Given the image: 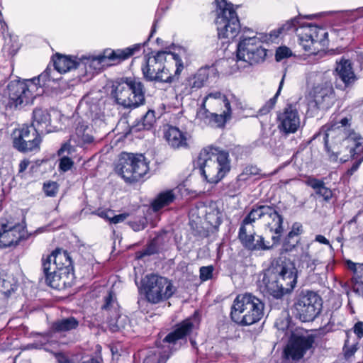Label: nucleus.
<instances>
[{
  "label": "nucleus",
  "mask_w": 363,
  "mask_h": 363,
  "mask_svg": "<svg viewBox=\"0 0 363 363\" xmlns=\"http://www.w3.org/2000/svg\"><path fill=\"white\" fill-rule=\"evenodd\" d=\"M351 121V116H346L338 121H331L322 128V130L325 131V145L328 152H331L330 158L333 161H336L339 156L345 154V150L339 149V144L345 146V150H348V154L340 158L342 163L359 153L357 150L363 143V138L354 131L347 130Z\"/></svg>",
  "instance_id": "f257e3e1"
},
{
  "label": "nucleus",
  "mask_w": 363,
  "mask_h": 363,
  "mask_svg": "<svg viewBox=\"0 0 363 363\" xmlns=\"http://www.w3.org/2000/svg\"><path fill=\"white\" fill-rule=\"evenodd\" d=\"M187 59V50L184 48H179L177 52L160 51L145 57L142 72L148 81L172 83L179 79Z\"/></svg>",
  "instance_id": "f03ea898"
},
{
  "label": "nucleus",
  "mask_w": 363,
  "mask_h": 363,
  "mask_svg": "<svg viewBox=\"0 0 363 363\" xmlns=\"http://www.w3.org/2000/svg\"><path fill=\"white\" fill-rule=\"evenodd\" d=\"M296 282L295 264L289 259H285L259 274L258 286L262 292L279 298L291 291Z\"/></svg>",
  "instance_id": "7ed1b4c3"
},
{
  "label": "nucleus",
  "mask_w": 363,
  "mask_h": 363,
  "mask_svg": "<svg viewBox=\"0 0 363 363\" xmlns=\"http://www.w3.org/2000/svg\"><path fill=\"white\" fill-rule=\"evenodd\" d=\"M142 47V44H135L125 49L116 50L106 49L97 55H83L78 59L77 70L79 74L91 78L95 73L101 71L104 67L110 66L116 62L124 60Z\"/></svg>",
  "instance_id": "20e7f679"
},
{
  "label": "nucleus",
  "mask_w": 363,
  "mask_h": 363,
  "mask_svg": "<svg viewBox=\"0 0 363 363\" xmlns=\"http://www.w3.org/2000/svg\"><path fill=\"white\" fill-rule=\"evenodd\" d=\"M197 164L206 180L216 184L230 171L228 152L213 146L206 147L199 153Z\"/></svg>",
  "instance_id": "39448f33"
},
{
  "label": "nucleus",
  "mask_w": 363,
  "mask_h": 363,
  "mask_svg": "<svg viewBox=\"0 0 363 363\" xmlns=\"http://www.w3.org/2000/svg\"><path fill=\"white\" fill-rule=\"evenodd\" d=\"M264 313V303L255 295L245 293L237 296L231 307L232 320L242 325L259 321Z\"/></svg>",
  "instance_id": "423d86ee"
},
{
  "label": "nucleus",
  "mask_w": 363,
  "mask_h": 363,
  "mask_svg": "<svg viewBox=\"0 0 363 363\" xmlns=\"http://www.w3.org/2000/svg\"><path fill=\"white\" fill-rule=\"evenodd\" d=\"M266 49L262 48V42L255 35L251 29H244L237 50L238 67H245L246 65H254L264 61Z\"/></svg>",
  "instance_id": "0eeeda50"
},
{
  "label": "nucleus",
  "mask_w": 363,
  "mask_h": 363,
  "mask_svg": "<svg viewBox=\"0 0 363 363\" xmlns=\"http://www.w3.org/2000/svg\"><path fill=\"white\" fill-rule=\"evenodd\" d=\"M145 89L140 79L133 77L123 79L115 88L116 102L125 108H135L145 102Z\"/></svg>",
  "instance_id": "6e6552de"
},
{
  "label": "nucleus",
  "mask_w": 363,
  "mask_h": 363,
  "mask_svg": "<svg viewBox=\"0 0 363 363\" xmlns=\"http://www.w3.org/2000/svg\"><path fill=\"white\" fill-rule=\"evenodd\" d=\"M217 17L216 24L218 36L230 42L235 38L240 31V24L232 4L225 0L218 1Z\"/></svg>",
  "instance_id": "1a4fd4ad"
},
{
  "label": "nucleus",
  "mask_w": 363,
  "mask_h": 363,
  "mask_svg": "<svg viewBox=\"0 0 363 363\" xmlns=\"http://www.w3.org/2000/svg\"><path fill=\"white\" fill-rule=\"evenodd\" d=\"M194 328V325L190 319L184 320L177 328L169 333L162 340V352H160V357L155 354L147 357L144 363H165L173 351L181 347L180 340L189 335Z\"/></svg>",
  "instance_id": "9d476101"
},
{
  "label": "nucleus",
  "mask_w": 363,
  "mask_h": 363,
  "mask_svg": "<svg viewBox=\"0 0 363 363\" xmlns=\"http://www.w3.org/2000/svg\"><path fill=\"white\" fill-rule=\"evenodd\" d=\"M257 220H261L262 224L269 228L275 235L272 236L273 244L279 242L283 230V218L274 208L269 206H259L252 209L243 220L245 225L250 224Z\"/></svg>",
  "instance_id": "9b49d317"
},
{
  "label": "nucleus",
  "mask_w": 363,
  "mask_h": 363,
  "mask_svg": "<svg viewBox=\"0 0 363 363\" xmlns=\"http://www.w3.org/2000/svg\"><path fill=\"white\" fill-rule=\"evenodd\" d=\"M148 170V163L143 155L123 153L116 167L118 173L128 182L138 181Z\"/></svg>",
  "instance_id": "f8f14e48"
},
{
  "label": "nucleus",
  "mask_w": 363,
  "mask_h": 363,
  "mask_svg": "<svg viewBox=\"0 0 363 363\" xmlns=\"http://www.w3.org/2000/svg\"><path fill=\"white\" fill-rule=\"evenodd\" d=\"M143 289L147 300L152 303H158L169 298L175 291L170 281L156 274L145 277Z\"/></svg>",
  "instance_id": "ddd939ff"
},
{
  "label": "nucleus",
  "mask_w": 363,
  "mask_h": 363,
  "mask_svg": "<svg viewBox=\"0 0 363 363\" xmlns=\"http://www.w3.org/2000/svg\"><path fill=\"white\" fill-rule=\"evenodd\" d=\"M294 308L301 321H312L322 310V299L313 291H302L296 297Z\"/></svg>",
  "instance_id": "4468645a"
},
{
  "label": "nucleus",
  "mask_w": 363,
  "mask_h": 363,
  "mask_svg": "<svg viewBox=\"0 0 363 363\" xmlns=\"http://www.w3.org/2000/svg\"><path fill=\"white\" fill-rule=\"evenodd\" d=\"M296 35L303 49L313 53L326 45L328 32L316 26L304 24L296 29Z\"/></svg>",
  "instance_id": "2eb2a0df"
},
{
  "label": "nucleus",
  "mask_w": 363,
  "mask_h": 363,
  "mask_svg": "<svg viewBox=\"0 0 363 363\" xmlns=\"http://www.w3.org/2000/svg\"><path fill=\"white\" fill-rule=\"evenodd\" d=\"M7 89L10 101L15 106L32 104L33 99L40 96L37 86L29 79L11 81Z\"/></svg>",
  "instance_id": "dca6fc26"
},
{
  "label": "nucleus",
  "mask_w": 363,
  "mask_h": 363,
  "mask_svg": "<svg viewBox=\"0 0 363 363\" xmlns=\"http://www.w3.org/2000/svg\"><path fill=\"white\" fill-rule=\"evenodd\" d=\"M41 133L30 125H23L12 134L13 147L21 152L38 150L41 143Z\"/></svg>",
  "instance_id": "f3484780"
},
{
  "label": "nucleus",
  "mask_w": 363,
  "mask_h": 363,
  "mask_svg": "<svg viewBox=\"0 0 363 363\" xmlns=\"http://www.w3.org/2000/svg\"><path fill=\"white\" fill-rule=\"evenodd\" d=\"M235 103L239 108H242V105L240 99L232 96L231 99H228L227 96L219 91H212L206 94L202 102V109L200 110L197 115L199 118L204 116V113L208 112H218L224 111L228 108H231L230 104Z\"/></svg>",
  "instance_id": "a211bd4d"
},
{
  "label": "nucleus",
  "mask_w": 363,
  "mask_h": 363,
  "mask_svg": "<svg viewBox=\"0 0 363 363\" xmlns=\"http://www.w3.org/2000/svg\"><path fill=\"white\" fill-rule=\"evenodd\" d=\"M313 342L311 335L293 333L284 349V355L286 359L299 360L311 349Z\"/></svg>",
  "instance_id": "6ab92c4d"
},
{
  "label": "nucleus",
  "mask_w": 363,
  "mask_h": 363,
  "mask_svg": "<svg viewBox=\"0 0 363 363\" xmlns=\"http://www.w3.org/2000/svg\"><path fill=\"white\" fill-rule=\"evenodd\" d=\"M311 97V106H315L320 110H327L330 108L335 101L332 82L325 81L316 85L313 89Z\"/></svg>",
  "instance_id": "aec40b11"
},
{
  "label": "nucleus",
  "mask_w": 363,
  "mask_h": 363,
  "mask_svg": "<svg viewBox=\"0 0 363 363\" xmlns=\"http://www.w3.org/2000/svg\"><path fill=\"white\" fill-rule=\"evenodd\" d=\"M278 128L285 133H294L300 127V115L296 108L290 104L277 116Z\"/></svg>",
  "instance_id": "412c9836"
},
{
  "label": "nucleus",
  "mask_w": 363,
  "mask_h": 363,
  "mask_svg": "<svg viewBox=\"0 0 363 363\" xmlns=\"http://www.w3.org/2000/svg\"><path fill=\"white\" fill-rule=\"evenodd\" d=\"M24 236V228L21 224L0 223V247H7L17 244Z\"/></svg>",
  "instance_id": "4be33fe9"
},
{
  "label": "nucleus",
  "mask_w": 363,
  "mask_h": 363,
  "mask_svg": "<svg viewBox=\"0 0 363 363\" xmlns=\"http://www.w3.org/2000/svg\"><path fill=\"white\" fill-rule=\"evenodd\" d=\"M242 223L239 230L238 238L242 244L250 250H265L270 249L272 245L269 242H265L264 239L261 235H257V238L254 233H252Z\"/></svg>",
  "instance_id": "5701e85b"
},
{
  "label": "nucleus",
  "mask_w": 363,
  "mask_h": 363,
  "mask_svg": "<svg viewBox=\"0 0 363 363\" xmlns=\"http://www.w3.org/2000/svg\"><path fill=\"white\" fill-rule=\"evenodd\" d=\"M44 263L50 264L52 269L62 271L64 274H67L69 271L72 266V261L69 254L66 251L56 250L48 255L46 259H43V264Z\"/></svg>",
  "instance_id": "b1692460"
},
{
  "label": "nucleus",
  "mask_w": 363,
  "mask_h": 363,
  "mask_svg": "<svg viewBox=\"0 0 363 363\" xmlns=\"http://www.w3.org/2000/svg\"><path fill=\"white\" fill-rule=\"evenodd\" d=\"M164 138L168 145L174 149L188 147L189 135L178 128L168 125L164 130Z\"/></svg>",
  "instance_id": "393cba45"
},
{
  "label": "nucleus",
  "mask_w": 363,
  "mask_h": 363,
  "mask_svg": "<svg viewBox=\"0 0 363 363\" xmlns=\"http://www.w3.org/2000/svg\"><path fill=\"white\" fill-rule=\"evenodd\" d=\"M208 69L206 68L199 69L194 74L189 77L184 84V94H191L203 87L208 79Z\"/></svg>",
  "instance_id": "a878e982"
},
{
  "label": "nucleus",
  "mask_w": 363,
  "mask_h": 363,
  "mask_svg": "<svg viewBox=\"0 0 363 363\" xmlns=\"http://www.w3.org/2000/svg\"><path fill=\"white\" fill-rule=\"evenodd\" d=\"M43 271L45 275V283L50 287L60 290L65 288L66 280L62 277L64 272L52 269L50 264L44 263L43 264Z\"/></svg>",
  "instance_id": "bb28decb"
},
{
  "label": "nucleus",
  "mask_w": 363,
  "mask_h": 363,
  "mask_svg": "<svg viewBox=\"0 0 363 363\" xmlns=\"http://www.w3.org/2000/svg\"><path fill=\"white\" fill-rule=\"evenodd\" d=\"M50 124V116L46 110L35 108L33 113V122L31 127L41 134L48 133L50 131L48 126Z\"/></svg>",
  "instance_id": "cd10ccee"
},
{
  "label": "nucleus",
  "mask_w": 363,
  "mask_h": 363,
  "mask_svg": "<svg viewBox=\"0 0 363 363\" xmlns=\"http://www.w3.org/2000/svg\"><path fill=\"white\" fill-rule=\"evenodd\" d=\"M75 135L79 144H89L94 140L92 129L81 118L76 121Z\"/></svg>",
  "instance_id": "c85d7f7f"
},
{
  "label": "nucleus",
  "mask_w": 363,
  "mask_h": 363,
  "mask_svg": "<svg viewBox=\"0 0 363 363\" xmlns=\"http://www.w3.org/2000/svg\"><path fill=\"white\" fill-rule=\"evenodd\" d=\"M335 72L345 84H350L354 79V74L351 63L347 60L341 59L340 62H337Z\"/></svg>",
  "instance_id": "c756f323"
},
{
  "label": "nucleus",
  "mask_w": 363,
  "mask_h": 363,
  "mask_svg": "<svg viewBox=\"0 0 363 363\" xmlns=\"http://www.w3.org/2000/svg\"><path fill=\"white\" fill-rule=\"evenodd\" d=\"M79 325V320L72 316L57 320L52 323L51 329L55 333H67L77 329Z\"/></svg>",
  "instance_id": "7c9ffc66"
},
{
  "label": "nucleus",
  "mask_w": 363,
  "mask_h": 363,
  "mask_svg": "<svg viewBox=\"0 0 363 363\" xmlns=\"http://www.w3.org/2000/svg\"><path fill=\"white\" fill-rule=\"evenodd\" d=\"M54 66L59 72L65 73L74 68L77 69L78 60L71 57L57 55L54 60Z\"/></svg>",
  "instance_id": "2f4dec72"
},
{
  "label": "nucleus",
  "mask_w": 363,
  "mask_h": 363,
  "mask_svg": "<svg viewBox=\"0 0 363 363\" xmlns=\"http://www.w3.org/2000/svg\"><path fill=\"white\" fill-rule=\"evenodd\" d=\"M232 115L231 108L224 109L218 112H208L204 113L206 118H209L210 123H213L217 127L223 126L225 122L230 119Z\"/></svg>",
  "instance_id": "473e14b6"
},
{
  "label": "nucleus",
  "mask_w": 363,
  "mask_h": 363,
  "mask_svg": "<svg viewBox=\"0 0 363 363\" xmlns=\"http://www.w3.org/2000/svg\"><path fill=\"white\" fill-rule=\"evenodd\" d=\"M103 314L104 316L110 317L112 315H117V312L119 311V306L116 301V295L112 292L109 291L108 295L105 297L104 304L101 307Z\"/></svg>",
  "instance_id": "72a5a7b5"
},
{
  "label": "nucleus",
  "mask_w": 363,
  "mask_h": 363,
  "mask_svg": "<svg viewBox=\"0 0 363 363\" xmlns=\"http://www.w3.org/2000/svg\"><path fill=\"white\" fill-rule=\"evenodd\" d=\"M106 321L110 330L112 332H116L124 329L129 323L128 317L120 314L119 311L117 312V315H110V317H108V318H106Z\"/></svg>",
  "instance_id": "f704fd0d"
},
{
  "label": "nucleus",
  "mask_w": 363,
  "mask_h": 363,
  "mask_svg": "<svg viewBox=\"0 0 363 363\" xmlns=\"http://www.w3.org/2000/svg\"><path fill=\"white\" fill-rule=\"evenodd\" d=\"M175 199V195L172 190L166 191L159 194L157 198L152 203L154 211H157L165 206L169 205Z\"/></svg>",
  "instance_id": "c9c22d12"
},
{
  "label": "nucleus",
  "mask_w": 363,
  "mask_h": 363,
  "mask_svg": "<svg viewBox=\"0 0 363 363\" xmlns=\"http://www.w3.org/2000/svg\"><path fill=\"white\" fill-rule=\"evenodd\" d=\"M301 262L303 265H306V268L309 269L310 272H315L323 264V262L320 257H313L308 251L303 252L301 256Z\"/></svg>",
  "instance_id": "e433bc0d"
},
{
  "label": "nucleus",
  "mask_w": 363,
  "mask_h": 363,
  "mask_svg": "<svg viewBox=\"0 0 363 363\" xmlns=\"http://www.w3.org/2000/svg\"><path fill=\"white\" fill-rule=\"evenodd\" d=\"M49 72L50 70L47 69L38 77L28 79L30 82H32V83L37 86L39 95H41L43 93V86L50 78Z\"/></svg>",
  "instance_id": "4c0bfd02"
},
{
  "label": "nucleus",
  "mask_w": 363,
  "mask_h": 363,
  "mask_svg": "<svg viewBox=\"0 0 363 363\" xmlns=\"http://www.w3.org/2000/svg\"><path fill=\"white\" fill-rule=\"evenodd\" d=\"M261 170L256 166L250 165L246 167L242 172L238 175V182H245L249 179L251 177L261 175L263 176L260 173Z\"/></svg>",
  "instance_id": "58836bf2"
},
{
  "label": "nucleus",
  "mask_w": 363,
  "mask_h": 363,
  "mask_svg": "<svg viewBox=\"0 0 363 363\" xmlns=\"http://www.w3.org/2000/svg\"><path fill=\"white\" fill-rule=\"evenodd\" d=\"M13 291V285L11 279L6 274L0 277V293L9 296Z\"/></svg>",
  "instance_id": "ea45409f"
},
{
  "label": "nucleus",
  "mask_w": 363,
  "mask_h": 363,
  "mask_svg": "<svg viewBox=\"0 0 363 363\" xmlns=\"http://www.w3.org/2000/svg\"><path fill=\"white\" fill-rule=\"evenodd\" d=\"M155 123V115L153 111H148L143 118V126L145 129H149Z\"/></svg>",
  "instance_id": "a19ab883"
},
{
  "label": "nucleus",
  "mask_w": 363,
  "mask_h": 363,
  "mask_svg": "<svg viewBox=\"0 0 363 363\" xmlns=\"http://www.w3.org/2000/svg\"><path fill=\"white\" fill-rule=\"evenodd\" d=\"M200 279L201 281H205L211 279L213 272V266L201 267L200 268Z\"/></svg>",
  "instance_id": "79ce46f5"
},
{
  "label": "nucleus",
  "mask_w": 363,
  "mask_h": 363,
  "mask_svg": "<svg viewBox=\"0 0 363 363\" xmlns=\"http://www.w3.org/2000/svg\"><path fill=\"white\" fill-rule=\"evenodd\" d=\"M43 190L48 196H54L57 192L58 186L56 182H48L44 184Z\"/></svg>",
  "instance_id": "37998d69"
},
{
  "label": "nucleus",
  "mask_w": 363,
  "mask_h": 363,
  "mask_svg": "<svg viewBox=\"0 0 363 363\" xmlns=\"http://www.w3.org/2000/svg\"><path fill=\"white\" fill-rule=\"evenodd\" d=\"M298 21L296 19H291L284 23L280 28L282 33H288L291 31H295L296 33V29L298 28L297 27Z\"/></svg>",
  "instance_id": "c03bdc74"
},
{
  "label": "nucleus",
  "mask_w": 363,
  "mask_h": 363,
  "mask_svg": "<svg viewBox=\"0 0 363 363\" xmlns=\"http://www.w3.org/2000/svg\"><path fill=\"white\" fill-rule=\"evenodd\" d=\"M291 55V51L286 47H280L277 50L275 58L277 61H281Z\"/></svg>",
  "instance_id": "a18cd8bd"
},
{
  "label": "nucleus",
  "mask_w": 363,
  "mask_h": 363,
  "mask_svg": "<svg viewBox=\"0 0 363 363\" xmlns=\"http://www.w3.org/2000/svg\"><path fill=\"white\" fill-rule=\"evenodd\" d=\"M73 161L67 156H63L60 160V169L63 172H67L72 167Z\"/></svg>",
  "instance_id": "49530a36"
},
{
  "label": "nucleus",
  "mask_w": 363,
  "mask_h": 363,
  "mask_svg": "<svg viewBox=\"0 0 363 363\" xmlns=\"http://www.w3.org/2000/svg\"><path fill=\"white\" fill-rule=\"evenodd\" d=\"M347 265L348 268L352 270L354 274L357 278H361L362 277L361 272L363 271V266L360 264H356L350 260L347 262Z\"/></svg>",
  "instance_id": "de8ad7c7"
},
{
  "label": "nucleus",
  "mask_w": 363,
  "mask_h": 363,
  "mask_svg": "<svg viewBox=\"0 0 363 363\" xmlns=\"http://www.w3.org/2000/svg\"><path fill=\"white\" fill-rule=\"evenodd\" d=\"M306 184L313 188L316 192L325 183L323 181L314 177H308L306 181Z\"/></svg>",
  "instance_id": "09e8293b"
},
{
  "label": "nucleus",
  "mask_w": 363,
  "mask_h": 363,
  "mask_svg": "<svg viewBox=\"0 0 363 363\" xmlns=\"http://www.w3.org/2000/svg\"><path fill=\"white\" fill-rule=\"evenodd\" d=\"M315 193L321 196L325 201H329L333 196L332 191L326 187L325 184Z\"/></svg>",
  "instance_id": "8fccbe9b"
},
{
  "label": "nucleus",
  "mask_w": 363,
  "mask_h": 363,
  "mask_svg": "<svg viewBox=\"0 0 363 363\" xmlns=\"http://www.w3.org/2000/svg\"><path fill=\"white\" fill-rule=\"evenodd\" d=\"M302 233V225L299 223H295L292 225L291 230L288 234V238H292L298 236Z\"/></svg>",
  "instance_id": "3c124183"
},
{
  "label": "nucleus",
  "mask_w": 363,
  "mask_h": 363,
  "mask_svg": "<svg viewBox=\"0 0 363 363\" xmlns=\"http://www.w3.org/2000/svg\"><path fill=\"white\" fill-rule=\"evenodd\" d=\"M282 33L280 28L271 31L268 35H266L264 41L267 43H274L279 37V34Z\"/></svg>",
  "instance_id": "603ef678"
},
{
  "label": "nucleus",
  "mask_w": 363,
  "mask_h": 363,
  "mask_svg": "<svg viewBox=\"0 0 363 363\" xmlns=\"http://www.w3.org/2000/svg\"><path fill=\"white\" fill-rule=\"evenodd\" d=\"M94 213L102 218H104V219H106V220H108L111 221L112 215L113 214V211L111 210H102V211L98 210Z\"/></svg>",
  "instance_id": "864d4df0"
},
{
  "label": "nucleus",
  "mask_w": 363,
  "mask_h": 363,
  "mask_svg": "<svg viewBox=\"0 0 363 363\" xmlns=\"http://www.w3.org/2000/svg\"><path fill=\"white\" fill-rule=\"evenodd\" d=\"M128 213H121L119 215H112L111 223L116 224L124 221L128 217Z\"/></svg>",
  "instance_id": "5fc2aeb1"
},
{
  "label": "nucleus",
  "mask_w": 363,
  "mask_h": 363,
  "mask_svg": "<svg viewBox=\"0 0 363 363\" xmlns=\"http://www.w3.org/2000/svg\"><path fill=\"white\" fill-rule=\"evenodd\" d=\"M283 83H284V77L282 78V79L280 82L279 86V89H278V91H277V94H275V96L272 99H271L267 102V105L269 106V108H272L274 107V106L275 105L276 101H277V96L279 94V93L281 91V87L283 86Z\"/></svg>",
  "instance_id": "6e6d98bb"
},
{
  "label": "nucleus",
  "mask_w": 363,
  "mask_h": 363,
  "mask_svg": "<svg viewBox=\"0 0 363 363\" xmlns=\"http://www.w3.org/2000/svg\"><path fill=\"white\" fill-rule=\"evenodd\" d=\"M362 161H363V155L358 161H357L354 164H353V165L352 166V167L350 169H349L347 171L346 174L348 177L352 176L358 169V168L360 166Z\"/></svg>",
  "instance_id": "4d7b16f0"
},
{
  "label": "nucleus",
  "mask_w": 363,
  "mask_h": 363,
  "mask_svg": "<svg viewBox=\"0 0 363 363\" xmlns=\"http://www.w3.org/2000/svg\"><path fill=\"white\" fill-rule=\"evenodd\" d=\"M354 332L359 337H363V323L357 322L354 326Z\"/></svg>",
  "instance_id": "13d9d810"
},
{
  "label": "nucleus",
  "mask_w": 363,
  "mask_h": 363,
  "mask_svg": "<svg viewBox=\"0 0 363 363\" xmlns=\"http://www.w3.org/2000/svg\"><path fill=\"white\" fill-rule=\"evenodd\" d=\"M58 363H69V360L62 353H54Z\"/></svg>",
  "instance_id": "bf43d9fd"
},
{
  "label": "nucleus",
  "mask_w": 363,
  "mask_h": 363,
  "mask_svg": "<svg viewBox=\"0 0 363 363\" xmlns=\"http://www.w3.org/2000/svg\"><path fill=\"white\" fill-rule=\"evenodd\" d=\"M49 336L48 335H44L43 337V340H40V343L35 342L31 345L32 348H40L43 345H45V343L48 341Z\"/></svg>",
  "instance_id": "052dcab7"
},
{
  "label": "nucleus",
  "mask_w": 363,
  "mask_h": 363,
  "mask_svg": "<svg viewBox=\"0 0 363 363\" xmlns=\"http://www.w3.org/2000/svg\"><path fill=\"white\" fill-rule=\"evenodd\" d=\"M356 351H357V347L355 345H352L351 347H350L347 350H345V357L347 359L350 358L351 357H352L354 355V354L356 352Z\"/></svg>",
  "instance_id": "680f3d73"
},
{
  "label": "nucleus",
  "mask_w": 363,
  "mask_h": 363,
  "mask_svg": "<svg viewBox=\"0 0 363 363\" xmlns=\"http://www.w3.org/2000/svg\"><path fill=\"white\" fill-rule=\"evenodd\" d=\"M315 241L319 243L325 244L329 245L330 247L332 246L330 245V242L328 239H326L323 235H318L315 236Z\"/></svg>",
  "instance_id": "e2e57ef3"
},
{
  "label": "nucleus",
  "mask_w": 363,
  "mask_h": 363,
  "mask_svg": "<svg viewBox=\"0 0 363 363\" xmlns=\"http://www.w3.org/2000/svg\"><path fill=\"white\" fill-rule=\"evenodd\" d=\"M30 164V162L27 160H24L21 161L19 164V172L18 173L23 172L28 167V164Z\"/></svg>",
  "instance_id": "0e129e2a"
},
{
  "label": "nucleus",
  "mask_w": 363,
  "mask_h": 363,
  "mask_svg": "<svg viewBox=\"0 0 363 363\" xmlns=\"http://www.w3.org/2000/svg\"><path fill=\"white\" fill-rule=\"evenodd\" d=\"M71 147L69 145H64L61 148L60 150H59V154L61 155L62 154L63 152H65V151H68V152H69V150H70Z\"/></svg>",
  "instance_id": "69168bd1"
},
{
  "label": "nucleus",
  "mask_w": 363,
  "mask_h": 363,
  "mask_svg": "<svg viewBox=\"0 0 363 363\" xmlns=\"http://www.w3.org/2000/svg\"><path fill=\"white\" fill-rule=\"evenodd\" d=\"M150 253L147 250H145L144 252H140L136 254L137 259H141L145 255H149Z\"/></svg>",
  "instance_id": "338daca9"
},
{
  "label": "nucleus",
  "mask_w": 363,
  "mask_h": 363,
  "mask_svg": "<svg viewBox=\"0 0 363 363\" xmlns=\"http://www.w3.org/2000/svg\"><path fill=\"white\" fill-rule=\"evenodd\" d=\"M82 363H100L96 359L91 358L84 361Z\"/></svg>",
  "instance_id": "774afa93"
}]
</instances>
